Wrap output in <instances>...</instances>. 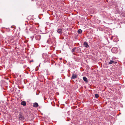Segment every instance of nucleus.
<instances>
[{"label":"nucleus","instance_id":"obj_1","mask_svg":"<svg viewBox=\"0 0 125 125\" xmlns=\"http://www.w3.org/2000/svg\"><path fill=\"white\" fill-rule=\"evenodd\" d=\"M18 119L19 120L22 121L24 119V117L23 114L20 112L18 115Z\"/></svg>","mask_w":125,"mask_h":125},{"label":"nucleus","instance_id":"obj_2","mask_svg":"<svg viewBox=\"0 0 125 125\" xmlns=\"http://www.w3.org/2000/svg\"><path fill=\"white\" fill-rule=\"evenodd\" d=\"M42 57L44 59L47 60V61H48V59L49 58L48 55L46 54L43 53L42 54Z\"/></svg>","mask_w":125,"mask_h":125},{"label":"nucleus","instance_id":"obj_3","mask_svg":"<svg viewBox=\"0 0 125 125\" xmlns=\"http://www.w3.org/2000/svg\"><path fill=\"white\" fill-rule=\"evenodd\" d=\"M75 52H78L81 51L79 47H74Z\"/></svg>","mask_w":125,"mask_h":125},{"label":"nucleus","instance_id":"obj_4","mask_svg":"<svg viewBox=\"0 0 125 125\" xmlns=\"http://www.w3.org/2000/svg\"><path fill=\"white\" fill-rule=\"evenodd\" d=\"M35 39L36 40H39L41 39V36L40 35H37L35 37Z\"/></svg>","mask_w":125,"mask_h":125},{"label":"nucleus","instance_id":"obj_5","mask_svg":"<svg viewBox=\"0 0 125 125\" xmlns=\"http://www.w3.org/2000/svg\"><path fill=\"white\" fill-rule=\"evenodd\" d=\"M77 75L76 74H74L73 73L72 77H71V78L72 79H74L75 78H77Z\"/></svg>","mask_w":125,"mask_h":125},{"label":"nucleus","instance_id":"obj_6","mask_svg":"<svg viewBox=\"0 0 125 125\" xmlns=\"http://www.w3.org/2000/svg\"><path fill=\"white\" fill-rule=\"evenodd\" d=\"M83 45L84 46L87 48H88L89 47V45L86 42H85L83 44Z\"/></svg>","mask_w":125,"mask_h":125},{"label":"nucleus","instance_id":"obj_7","mask_svg":"<svg viewBox=\"0 0 125 125\" xmlns=\"http://www.w3.org/2000/svg\"><path fill=\"white\" fill-rule=\"evenodd\" d=\"M57 32L59 34H62V29H58L57 31Z\"/></svg>","mask_w":125,"mask_h":125},{"label":"nucleus","instance_id":"obj_8","mask_svg":"<svg viewBox=\"0 0 125 125\" xmlns=\"http://www.w3.org/2000/svg\"><path fill=\"white\" fill-rule=\"evenodd\" d=\"M116 63H117L116 62L114 61H113L111 60L108 63L109 64H111L113 63L116 64Z\"/></svg>","mask_w":125,"mask_h":125},{"label":"nucleus","instance_id":"obj_9","mask_svg":"<svg viewBox=\"0 0 125 125\" xmlns=\"http://www.w3.org/2000/svg\"><path fill=\"white\" fill-rule=\"evenodd\" d=\"M38 106V104L37 103H33V106L34 107H37Z\"/></svg>","mask_w":125,"mask_h":125},{"label":"nucleus","instance_id":"obj_10","mask_svg":"<svg viewBox=\"0 0 125 125\" xmlns=\"http://www.w3.org/2000/svg\"><path fill=\"white\" fill-rule=\"evenodd\" d=\"M21 105L25 106L26 105V103L25 101H23L21 102Z\"/></svg>","mask_w":125,"mask_h":125},{"label":"nucleus","instance_id":"obj_11","mask_svg":"<svg viewBox=\"0 0 125 125\" xmlns=\"http://www.w3.org/2000/svg\"><path fill=\"white\" fill-rule=\"evenodd\" d=\"M83 80L86 83H87L88 82V81L87 79V78L85 77H84L83 78Z\"/></svg>","mask_w":125,"mask_h":125},{"label":"nucleus","instance_id":"obj_12","mask_svg":"<svg viewBox=\"0 0 125 125\" xmlns=\"http://www.w3.org/2000/svg\"><path fill=\"white\" fill-rule=\"evenodd\" d=\"M82 30L81 29H79L78 30L77 32L78 34H80L82 33Z\"/></svg>","mask_w":125,"mask_h":125},{"label":"nucleus","instance_id":"obj_13","mask_svg":"<svg viewBox=\"0 0 125 125\" xmlns=\"http://www.w3.org/2000/svg\"><path fill=\"white\" fill-rule=\"evenodd\" d=\"M95 96L96 98H97L99 97V95L98 94H95Z\"/></svg>","mask_w":125,"mask_h":125},{"label":"nucleus","instance_id":"obj_14","mask_svg":"<svg viewBox=\"0 0 125 125\" xmlns=\"http://www.w3.org/2000/svg\"><path fill=\"white\" fill-rule=\"evenodd\" d=\"M71 51L72 52H75V49L74 48L72 49Z\"/></svg>","mask_w":125,"mask_h":125},{"label":"nucleus","instance_id":"obj_15","mask_svg":"<svg viewBox=\"0 0 125 125\" xmlns=\"http://www.w3.org/2000/svg\"><path fill=\"white\" fill-rule=\"evenodd\" d=\"M115 49H116V50H117V48H113L112 49V50L113 51V50H114V49L115 50Z\"/></svg>","mask_w":125,"mask_h":125},{"label":"nucleus","instance_id":"obj_16","mask_svg":"<svg viewBox=\"0 0 125 125\" xmlns=\"http://www.w3.org/2000/svg\"><path fill=\"white\" fill-rule=\"evenodd\" d=\"M46 62H47V61H45V60H44V63Z\"/></svg>","mask_w":125,"mask_h":125},{"label":"nucleus","instance_id":"obj_17","mask_svg":"<svg viewBox=\"0 0 125 125\" xmlns=\"http://www.w3.org/2000/svg\"><path fill=\"white\" fill-rule=\"evenodd\" d=\"M59 59L60 60H61L62 59V58H59Z\"/></svg>","mask_w":125,"mask_h":125}]
</instances>
